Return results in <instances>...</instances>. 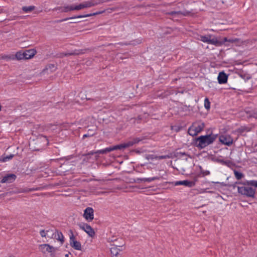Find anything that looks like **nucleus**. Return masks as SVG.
Instances as JSON below:
<instances>
[{
  "mask_svg": "<svg viewBox=\"0 0 257 257\" xmlns=\"http://www.w3.org/2000/svg\"><path fill=\"white\" fill-rule=\"evenodd\" d=\"M216 135L210 134L201 136L195 140V146L200 149H202L207 146L212 144L216 140Z\"/></svg>",
  "mask_w": 257,
  "mask_h": 257,
  "instance_id": "1",
  "label": "nucleus"
},
{
  "mask_svg": "<svg viewBox=\"0 0 257 257\" xmlns=\"http://www.w3.org/2000/svg\"><path fill=\"white\" fill-rule=\"evenodd\" d=\"M247 181L236 183V184L243 185L242 186L237 187L238 192L244 196L253 198L255 197V189L251 187V185L246 184L245 183Z\"/></svg>",
  "mask_w": 257,
  "mask_h": 257,
  "instance_id": "2",
  "label": "nucleus"
},
{
  "mask_svg": "<svg viewBox=\"0 0 257 257\" xmlns=\"http://www.w3.org/2000/svg\"><path fill=\"white\" fill-rule=\"evenodd\" d=\"M39 249L44 254L50 253V257H55V253L58 250L57 248L54 247L49 244H40L39 245Z\"/></svg>",
  "mask_w": 257,
  "mask_h": 257,
  "instance_id": "3",
  "label": "nucleus"
},
{
  "mask_svg": "<svg viewBox=\"0 0 257 257\" xmlns=\"http://www.w3.org/2000/svg\"><path fill=\"white\" fill-rule=\"evenodd\" d=\"M204 127L203 122H197L191 126L188 129V134L192 136H196L200 133Z\"/></svg>",
  "mask_w": 257,
  "mask_h": 257,
  "instance_id": "4",
  "label": "nucleus"
},
{
  "mask_svg": "<svg viewBox=\"0 0 257 257\" xmlns=\"http://www.w3.org/2000/svg\"><path fill=\"white\" fill-rule=\"evenodd\" d=\"M70 232L71 233V234L70 235L69 240L70 245L75 249L81 250L82 247L80 242L76 240L75 237L73 233L72 230H70Z\"/></svg>",
  "mask_w": 257,
  "mask_h": 257,
  "instance_id": "5",
  "label": "nucleus"
},
{
  "mask_svg": "<svg viewBox=\"0 0 257 257\" xmlns=\"http://www.w3.org/2000/svg\"><path fill=\"white\" fill-rule=\"evenodd\" d=\"M79 227L85 231L90 236L93 237L95 234V232L92 228L88 224L84 223L78 224Z\"/></svg>",
  "mask_w": 257,
  "mask_h": 257,
  "instance_id": "6",
  "label": "nucleus"
},
{
  "mask_svg": "<svg viewBox=\"0 0 257 257\" xmlns=\"http://www.w3.org/2000/svg\"><path fill=\"white\" fill-rule=\"evenodd\" d=\"M200 41L204 43H207L209 44L217 45L218 43V41L216 38L211 39V35H209L207 36H200Z\"/></svg>",
  "mask_w": 257,
  "mask_h": 257,
  "instance_id": "7",
  "label": "nucleus"
},
{
  "mask_svg": "<svg viewBox=\"0 0 257 257\" xmlns=\"http://www.w3.org/2000/svg\"><path fill=\"white\" fill-rule=\"evenodd\" d=\"M219 140L222 144L230 146L233 143V139L229 135H221Z\"/></svg>",
  "mask_w": 257,
  "mask_h": 257,
  "instance_id": "8",
  "label": "nucleus"
},
{
  "mask_svg": "<svg viewBox=\"0 0 257 257\" xmlns=\"http://www.w3.org/2000/svg\"><path fill=\"white\" fill-rule=\"evenodd\" d=\"M124 244L120 245H113L110 248V253L112 257H121V254L119 252L122 250V249H120L119 247H122Z\"/></svg>",
  "mask_w": 257,
  "mask_h": 257,
  "instance_id": "9",
  "label": "nucleus"
},
{
  "mask_svg": "<svg viewBox=\"0 0 257 257\" xmlns=\"http://www.w3.org/2000/svg\"><path fill=\"white\" fill-rule=\"evenodd\" d=\"M83 216L86 220L90 221L94 218V210L91 207H87L84 211Z\"/></svg>",
  "mask_w": 257,
  "mask_h": 257,
  "instance_id": "10",
  "label": "nucleus"
},
{
  "mask_svg": "<svg viewBox=\"0 0 257 257\" xmlns=\"http://www.w3.org/2000/svg\"><path fill=\"white\" fill-rule=\"evenodd\" d=\"M54 231L51 230L52 233L51 237L56 239L57 240L60 241L61 244H62L64 242V237L62 233L56 229H54Z\"/></svg>",
  "mask_w": 257,
  "mask_h": 257,
  "instance_id": "11",
  "label": "nucleus"
},
{
  "mask_svg": "<svg viewBox=\"0 0 257 257\" xmlns=\"http://www.w3.org/2000/svg\"><path fill=\"white\" fill-rule=\"evenodd\" d=\"M16 178H17V177L15 174H8V175L5 176L2 178V179L1 180V183H12L16 180Z\"/></svg>",
  "mask_w": 257,
  "mask_h": 257,
  "instance_id": "12",
  "label": "nucleus"
},
{
  "mask_svg": "<svg viewBox=\"0 0 257 257\" xmlns=\"http://www.w3.org/2000/svg\"><path fill=\"white\" fill-rule=\"evenodd\" d=\"M181 185L188 186L189 187H192L195 185V181L183 180V181H176L175 183V186Z\"/></svg>",
  "mask_w": 257,
  "mask_h": 257,
  "instance_id": "13",
  "label": "nucleus"
},
{
  "mask_svg": "<svg viewBox=\"0 0 257 257\" xmlns=\"http://www.w3.org/2000/svg\"><path fill=\"white\" fill-rule=\"evenodd\" d=\"M228 76L224 72H220L218 76L217 79L219 84H224L227 81Z\"/></svg>",
  "mask_w": 257,
  "mask_h": 257,
  "instance_id": "14",
  "label": "nucleus"
},
{
  "mask_svg": "<svg viewBox=\"0 0 257 257\" xmlns=\"http://www.w3.org/2000/svg\"><path fill=\"white\" fill-rule=\"evenodd\" d=\"M159 179V177H150V178H137L135 179V181L136 183H141L142 182H151L152 181L158 180Z\"/></svg>",
  "mask_w": 257,
  "mask_h": 257,
  "instance_id": "15",
  "label": "nucleus"
},
{
  "mask_svg": "<svg viewBox=\"0 0 257 257\" xmlns=\"http://www.w3.org/2000/svg\"><path fill=\"white\" fill-rule=\"evenodd\" d=\"M55 10H59L62 13H67L68 12L74 11V6H66L64 7H58L55 9Z\"/></svg>",
  "mask_w": 257,
  "mask_h": 257,
  "instance_id": "16",
  "label": "nucleus"
},
{
  "mask_svg": "<svg viewBox=\"0 0 257 257\" xmlns=\"http://www.w3.org/2000/svg\"><path fill=\"white\" fill-rule=\"evenodd\" d=\"M102 13V12H96V13H93V14H87V15H79V16L71 17V18H67L64 20H60V22L65 21H67L69 19H75V18H82L88 17L93 16V15H96L97 14H101Z\"/></svg>",
  "mask_w": 257,
  "mask_h": 257,
  "instance_id": "17",
  "label": "nucleus"
},
{
  "mask_svg": "<svg viewBox=\"0 0 257 257\" xmlns=\"http://www.w3.org/2000/svg\"><path fill=\"white\" fill-rule=\"evenodd\" d=\"M25 59L32 58L36 53V51L34 49H29L24 52Z\"/></svg>",
  "mask_w": 257,
  "mask_h": 257,
  "instance_id": "18",
  "label": "nucleus"
},
{
  "mask_svg": "<svg viewBox=\"0 0 257 257\" xmlns=\"http://www.w3.org/2000/svg\"><path fill=\"white\" fill-rule=\"evenodd\" d=\"M99 4H100V3H97L92 0L82 3L84 9L96 6Z\"/></svg>",
  "mask_w": 257,
  "mask_h": 257,
  "instance_id": "19",
  "label": "nucleus"
},
{
  "mask_svg": "<svg viewBox=\"0 0 257 257\" xmlns=\"http://www.w3.org/2000/svg\"><path fill=\"white\" fill-rule=\"evenodd\" d=\"M80 54L78 51L75 50L71 51V52L61 53L60 54V57H68L71 55H77Z\"/></svg>",
  "mask_w": 257,
  "mask_h": 257,
  "instance_id": "20",
  "label": "nucleus"
},
{
  "mask_svg": "<svg viewBox=\"0 0 257 257\" xmlns=\"http://www.w3.org/2000/svg\"><path fill=\"white\" fill-rule=\"evenodd\" d=\"M142 43V40L141 39H137L136 40H133L131 42H130V43H123V42H121L120 43H119L120 45H121V46H123V45H136L137 44H141Z\"/></svg>",
  "mask_w": 257,
  "mask_h": 257,
  "instance_id": "21",
  "label": "nucleus"
},
{
  "mask_svg": "<svg viewBox=\"0 0 257 257\" xmlns=\"http://www.w3.org/2000/svg\"><path fill=\"white\" fill-rule=\"evenodd\" d=\"M113 151H114L113 146L106 148L104 149L98 150L97 151H96V153H98V154H106L108 152H111Z\"/></svg>",
  "mask_w": 257,
  "mask_h": 257,
  "instance_id": "22",
  "label": "nucleus"
},
{
  "mask_svg": "<svg viewBox=\"0 0 257 257\" xmlns=\"http://www.w3.org/2000/svg\"><path fill=\"white\" fill-rule=\"evenodd\" d=\"M51 230H41L40 231V234L42 237H46L47 236L48 237H51Z\"/></svg>",
  "mask_w": 257,
  "mask_h": 257,
  "instance_id": "23",
  "label": "nucleus"
},
{
  "mask_svg": "<svg viewBox=\"0 0 257 257\" xmlns=\"http://www.w3.org/2000/svg\"><path fill=\"white\" fill-rule=\"evenodd\" d=\"M14 155L13 154H10L7 156L4 155L2 157L0 161L3 162H6L11 160L14 157Z\"/></svg>",
  "mask_w": 257,
  "mask_h": 257,
  "instance_id": "24",
  "label": "nucleus"
},
{
  "mask_svg": "<svg viewBox=\"0 0 257 257\" xmlns=\"http://www.w3.org/2000/svg\"><path fill=\"white\" fill-rule=\"evenodd\" d=\"M35 9V7L34 6H30L28 7L24 6L22 7V10L25 13H29Z\"/></svg>",
  "mask_w": 257,
  "mask_h": 257,
  "instance_id": "25",
  "label": "nucleus"
},
{
  "mask_svg": "<svg viewBox=\"0 0 257 257\" xmlns=\"http://www.w3.org/2000/svg\"><path fill=\"white\" fill-rule=\"evenodd\" d=\"M25 55H24V52H18L16 54L15 56H14L15 59H16L19 60L25 59Z\"/></svg>",
  "mask_w": 257,
  "mask_h": 257,
  "instance_id": "26",
  "label": "nucleus"
},
{
  "mask_svg": "<svg viewBox=\"0 0 257 257\" xmlns=\"http://www.w3.org/2000/svg\"><path fill=\"white\" fill-rule=\"evenodd\" d=\"M239 76L244 79L245 81L248 80L251 78V76L249 74L245 73L243 72H240L239 74Z\"/></svg>",
  "mask_w": 257,
  "mask_h": 257,
  "instance_id": "27",
  "label": "nucleus"
},
{
  "mask_svg": "<svg viewBox=\"0 0 257 257\" xmlns=\"http://www.w3.org/2000/svg\"><path fill=\"white\" fill-rule=\"evenodd\" d=\"M0 59H6L7 60H15V57L13 55H2L0 56Z\"/></svg>",
  "mask_w": 257,
  "mask_h": 257,
  "instance_id": "28",
  "label": "nucleus"
},
{
  "mask_svg": "<svg viewBox=\"0 0 257 257\" xmlns=\"http://www.w3.org/2000/svg\"><path fill=\"white\" fill-rule=\"evenodd\" d=\"M234 175H235L236 178L237 180L241 179L243 176V174L242 173L239 172L235 170H234Z\"/></svg>",
  "mask_w": 257,
  "mask_h": 257,
  "instance_id": "29",
  "label": "nucleus"
},
{
  "mask_svg": "<svg viewBox=\"0 0 257 257\" xmlns=\"http://www.w3.org/2000/svg\"><path fill=\"white\" fill-rule=\"evenodd\" d=\"M204 107L207 109H209L210 108V102L207 97L204 100Z\"/></svg>",
  "mask_w": 257,
  "mask_h": 257,
  "instance_id": "30",
  "label": "nucleus"
},
{
  "mask_svg": "<svg viewBox=\"0 0 257 257\" xmlns=\"http://www.w3.org/2000/svg\"><path fill=\"white\" fill-rule=\"evenodd\" d=\"M245 184L248 185H252V186L257 187V180H250L247 181L245 183Z\"/></svg>",
  "mask_w": 257,
  "mask_h": 257,
  "instance_id": "31",
  "label": "nucleus"
},
{
  "mask_svg": "<svg viewBox=\"0 0 257 257\" xmlns=\"http://www.w3.org/2000/svg\"><path fill=\"white\" fill-rule=\"evenodd\" d=\"M113 148H114V150H123L124 149H125L124 145L123 143L119 144V145H116V146H114Z\"/></svg>",
  "mask_w": 257,
  "mask_h": 257,
  "instance_id": "32",
  "label": "nucleus"
},
{
  "mask_svg": "<svg viewBox=\"0 0 257 257\" xmlns=\"http://www.w3.org/2000/svg\"><path fill=\"white\" fill-rule=\"evenodd\" d=\"M94 134L95 133L94 132H92V130H89L88 132L83 136V138L84 139L86 137H92L93 135H94Z\"/></svg>",
  "mask_w": 257,
  "mask_h": 257,
  "instance_id": "33",
  "label": "nucleus"
},
{
  "mask_svg": "<svg viewBox=\"0 0 257 257\" xmlns=\"http://www.w3.org/2000/svg\"><path fill=\"white\" fill-rule=\"evenodd\" d=\"M180 11H171L170 12H168L167 14L168 15L175 16H179L180 15Z\"/></svg>",
  "mask_w": 257,
  "mask_h": 257,
  "instance_id": "34",
  "label": "nucleus"
},
{
  "mask_svg": "<svg viewBox=\"0 0 257 257\" xmlns=\"http://www.w3.org/2000/svg\"><path fill=\"white\" fill-rule=\"evenodd\" d=\"M200 172L203 175V176H207L210 174V172L208 170H204L202 169L201 167H200Z\"/></svg>",
  "mask_w": 257,
  "mask_h": 257,
  "instance_id": "35",
  "label": "nucleus"
},
{
  "mask_svg": "<svg viewBox=\"0 0 257 257\" xmlns=\"http://www.w3.org/2000/svg\"><path fill=\"white\" fill-rule=\"evenodd\" d=\"M180 15L183 16H188L190 15L191 13L187 11H180Z\"/></svg>",
  "mask_w": 257,
  "mask_h": 257,
  "instance_id": "36",
  "label": "nucleus"
},
{
  "mask_svg": "<svg viewBox=\"0 0 257 257\" xmlns=\"http://www.w3.org/2000/svg\"><path fill=\"white\" fill-rule=\"evenodd\" d=\"M125 148H128L134 145L132 140L129 141L127 142L123 143Z\"/></svg>",
  "mask_w": 257,
  "mask_h": 257,
  "instance_id": "37",
  "label": "nucleus"
},
{
  "mask_svg": "<svg viewBox=\"0 0 257 257\" xmlns=\"http://www.w3.org/2000/svg\"><path fill=\"white\" fill-rule=\"evenodd\" d=\"M83 9H84V8H83L82 3L79 4L78 6H74V10H77L78 11V10Z\"/></svg>",
  "mask_w": 257,
  "mask_h": 257,
  "instance_id": "38",
  "label": "nucleus"
},
{
  "mask_svg": "<svg viewBox=\"0 0 257 257\" xmlns=\"http://www.w3.org/2000/svg\"><path fill=\"white\" fill-rule=\"evenodd\" d=\"M250 116L257 119V110L253 111L250 114Z\"/></svg>",
  "mask_w": 257,
  "mask_h": 257,
  "instance_id": "39",
  "label": "nucleus"
},
{
  "mask_svg": "<svg viewBox=\"0 0 257 257\" xmlns=\"http://www.w3.org/2000/svg\"><path fill=\"white\" fill-rule=\"evenodd\" d=\"M132 140V142H133V144L135 145V144L139 143L141 141V139H140L139 138H134Z\"/></svg>",
  "mask_w": 257,
  "mask_h": 257,
  "instance_id": "40",
  "label": "nucleus"
},
{
  "mask_svg": "<svg viewBox=\"0 0 257 257\" xmlns=\"http://www.w3.org/2000/svg\"><path fill=\"white\" fill-rule=\"evenodd\" d=\"M169 158V156H166V155L160 156H159L158 157V158L159 160L165 159H166V158Z\"/></svg>",
  "mask_w": 257,
  "mask_h": 257,
  "instance_id": "41",
  "label": "nucleus"
},
{
  "mask_svg": "<svg viewBox=\"0 0 257 257\" xmlns=\"http://www.w3.org/2000/svg\"><path fill=\"white\" fill-rule=\"evenodd\" d=\"M238 41V39H228V42H230V43H234V42H236Z\"/></svg>",
  "mask_w": 257,
  "mask_h": 257,
  "instance_id": "42",
  "label": "nucleus"
},
{
  "mask_svg": "<svg viewBox=\"0 0 257 257\" xmlns=\"http://www.w3.org/2000/svg\"><path fill=\"white\" fill-rule=\"evenodd\" d=\"M41 139H42V140H44L46 142L47 145L48 144V139H47V138L46 137L43 136L41 137Z\"/></svg>",
  "mask_w": 257,
  "mask_h": 257,
  "instance_id": "43",
  "label": "nucleus"
},
{
  "mask_svg": "<svg viewBox=\"0 0 257 257\" xmlns=\"http://www.w3.org/2000/svg\"><path fill=\"white\" fill-rule=\"evenodd\" d=\"M179 154L182 156H186L187 154L185 152H180Z\"/></svg>",
  "mask_w": 257,
  "mask_h": 257,
  "instance_id": "44",
  "label": "nucleus"
},
{
  "mask_svg": "<svg viewBox=\"0 0 257 257\" xmlns=\"http://www.w3.org/2000/svg\"><path fill=\"white\" fill-rule=\"evenodd\" d=\"M219 162L221 163H222L223 164H226V162L225 161H223V160H219Z\"/></svg>",
  "mask_w": 257,
  "mask_h": 257,
  "instance_id": "45",
  "label": "nucleus"
},
{
  "mask_svg": "<svg viewBox=\"0 0 257 257\" xmlns=\"http://www.w3.org/2000/svg\"><path fill=\"white\" fill-rule=\"evenodd\" d=\"M96 153H96V152H92V151H91V152H90L89 153V155H93V154H96Z\"/></svg>",
  "mask_w": 257,
  "mask_h": 257,
  "instance_id": "46",
  "label": "nucleus"
},
{
  "mask_svg": "<svg viewBox=\"0 0 257 257\" xmlns=\"http://www.w3.org/2000/svg\"><path fill=\"white\" fill-rule=\"evenodd\" d=\"M224 42H228V39L225 37L224 38Z\"/></svg>",
  "mask_w": 257,
  "mask_h": 257,
  "instance_id": "47",
  "label": "nucleus"
},
{
  "mask_svg": "<svg viewBox=\"0 0 257 257\" xmlns=\"http://www.w3.org/2000/svg\"><path fill=\"white\" fill-rule=\"evenodd\" d=\"M65 257H69V254H65Z\"/></svg>",
  "mask_w": 257,
  "mask_h": 257,
  "instance_id": "48",
  "label": "nucleus"
},
{
  "mask_svg": "<svg viewBox=\"0 0 257 257\" xmlns=\"http://www.w3.org/2000/svg\"><path fill=\"white\" fill-rule=\"evenodd\" d=\"M17 17H18L17 16H15L14 18V19L16 20V18H17Z\"/></svg>",
  "mask_w": 257,
  "mask_h": 257,
  "instance_id": "49",
  "label": "nucleus"
},
{
  "mask_svg": "<svg viewBox=\"0 0 257 257\" xmlns=\"http://www.w3.org/2000/svg\"><path fill=\"white\" fill-rule=\"evenodd\" d=\"M10 257H15V256H10Z\"/></svg>",
  "mask_w": 257,
  "mask_h": 257,
  "instance_id": "50",
  "label": "nucleus"
}]
</instances>
